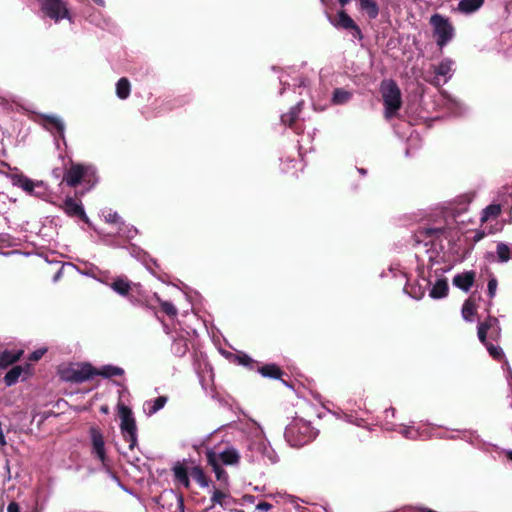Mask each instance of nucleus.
<instances>
[{
    "instance_id": "32",
    "label": "nucleus",
    "mask_w": 512,
    "mask_h": 512,
    "mask_svg": "<svg viewBox=\"0 0 512 512\" xmlns=\"http://www.w3.org/2000/svg\"><path fill=\"white\" fill-rule=\"evenodd\" d=\"M190 475L201 487H207L209 485L208 479L200 466L192 467Z\"/></svg>"
},
{
    "instance_id": "7",
    "label": "nucleus",
    "mask_w": 512,
    "mask_h": 512,
    "mask_svg": "<svg viewBox=\"0 0 512 512\" xmlns=\"http://www.w3.org/2000/svg\"><path fill=\"white\" fill-rule=\"evenodd\" d=\"M118 414L121 420L120 429L123 438L129 443V449L133 450L137 445V427L133 413L126 405L119 404Z\"/></svg>"
},
{
    "instance_id": "4",
    "label": "nucleus",
    "mask_w": 512,
    "mask_h": 512,
    "mask_svg": "<svg viewBox=\"0 0 512 512\" xmlns=\"http://www.w3.org/2000/svg\"><path fill=\"white\" fill-rule=\"evenodd\" d=\"M380 92L385 108V118L391 119L397 115L402 106L401 91L393 80H384L380 85Z\"/></svg>"
},
{
    "instance_id": "53",
    "label": "nucleus",
    "mask_w": 512,
    "mask_h": 512,
    "mask_svg": "<svg viewBox=\"0 0 512 512\" xmlns=\"http://www.w3.org/2000/svg\"><path fill=\"white\" fill-rule=\"evenodd\" d=\"M385 413H386V417H388V413L391 414L392 416H394L395 409L394 408L386 409Z\"/></svg>"
},
{
    "instance_id": "27",
    "label": "nucleus",
    "mask_w": 512,
    "mask_h": 512,
    "mask_svg": "<svg viewBox=\"0 0 512 512\" xmlns=\"http://www.w3.org/2000/svg\"><path fill=\"white\" fill-rule=\"evenodd\" d=\"M131 92V84L125 77L120 78L116 83V95L119 99L125 100Z\"/></svg>"
},
{
    "instance_id": "42",
    "label": "nucleus",
    "mask_w": 512,
    "mask_h": 512,
    "mask_svg": "<svg viewBox=\"0 0 512 512\" xmlns=\"http://www.w3.org/2000/svg\"><path fill=\"white\" fill-rule=\"evenodd\" d=\"M499 229L492 230L491 227L488 228L487 226H483L481 230L477 231L474 236L475 241H480L483 239L487 234L494 233L498 231Z\"/></svg>"
},
{
    "instance_id": "10",
    "label": "nucleus",
    "mask_w": 512,
    "mask_h": 512,
    "mask_svg": "<svg viewBox=\"0 0 512 512\" xmlns=\"http://www.w3.org/2000/svg\"><path fill=\"white\" fill-rule=\"evenodd\" d=\"M95 375V369L90 364H72L60 370L64 381L82 383Z\"/></svg>"
},
{
    "instance_id": "17",
    "label": "nucleus",
    "mask_w": 512,
    "mask_h": 512,
    "mask_svg": "<svg viewBox=\"0 0 512 512\" xmlns=\"http://www.w3.org/2000/svg\"><path fill=\"white\" fill-rule=\"evenodd\" d=\"M63 210L69 216L79 217L86 223L89 222V218L87 217L81 202L75 200L72 197H67L65 199L63 203Z\"/></svg>"
},
{
    "instance_id": "21",
    "label": "nucleus",
    "mask_w": 512,
    "mask_h": 512,
    "mask_svg": "<svg viewBox=\"0 0 512 512\" xmlns=\"http://www.w3.org/2000/svg\"><path fill=\"white\" fill-rule=\"evenodd\" d=\"M474 280H475V273L473 271H466V272L455 275L453 278V284L457 288L467 292L472 287Z\"/></svg>"
},
{
    "instance_id": "40",
    "label": "nucleus",
    "mask_w": 512,
    "mask_h": 512,
    "mask_svg": "<svg viewBox=\"0 0 512 512\" xmlns=\"http://www.w3.org/2000/svg\"><path fill=\"white\" fill-rule=\"evenodd\" d=\"M102 216L107 223H122L121 218L117 212L112 211L111 209H105L102 211Z\"/></svg>"
},
{
    "instance_id": "22",
    "label": "nucleus",
    "mask_w": 512,
    "mask_h": 512,
    "mask_svg": "<svg viewBox=\"0 0 512 512\" xmlns=\"http://www.w3.org/2000/svg\"><path fill=\"white\" fill-rule=\"evenodd\" d=\"M445 234V230L442 228H425L416 234V241H429L440 240Z\"/></svg>"
},
{
    "instance_id": "23",
    "label": "nucleus",
    "mask_w": 512,
    "mask_h": 512,
    "mask_svg": "<svg viewBox=\"0 0 512 512\" xmlns=\"http://www.w3.org/2000/svg\"><path fill=\"white\" fill-rule=\"evenodd\" d=\"M167 400L166 396H159L155 399L147 400L143 405V410L146 415L152 416L166 405Z\"/></svg>"
},
{
    "instance_id": "41",
    "label": "nucleus",
    "mask_w": 512,
    "mask_h": 512,
    "mask_svg": "<svg viewBox=\"0 0 512 512\" xmlns=\"http://www.w3.org/2000/svg\"><path fill=\"white\" fill-rule=\"evenodd\" d=\"M399 432L407 439H416L419 436V432L413 427L401 426Z\"/></svg>"
},
{
    "instance_id": "26",
    "label": "nucleus",
    "mask_w": 512,
    "mask_h": 512,
    "mask_svg": "<svg viewBox=\"0 0 512 512\" xmlns=\"http://www.w3.org/2000/svg\"><path fill=\"white\" fill-rule=\"evenodd\" d=\"M448 283L446 279H438L432 286L429 295L433 299H440L447 295Z\"/></svg>"
},
{
    "instance_id": "46",
    "label": "nucleus",
    "mask_w": 512,
    "mask_h": 512,
    "mask_svg": "<svg viewBox=\"0 0 512 512\" xmlns=\"http://www.w3.org/2000/svg\"><path fill=\"white\" fill-rule=\"evenodd\" d=\"M45 352H46V349H38L30 355V359L33 361H37L40 358H42V356L45 354Z\"/></svg>"
},
{
    "instance_id": "18",
    "label": "nucleus",
    "mask_w": 512,
    "mask_h": 512,
    "mask_svg": "<svg viewBox=\"0 0 512 512\" xmlns=\"http://www.w3.org/2000/svg\"><path fill=\"white\" fill-rule=\"evenodd\" d=\"M331 23L337 27L345 30H354L355 35L361 37V31L358 26L355 24L353 19L346 14L344 11L338 12L334 19H331Z\"/></svg>"
},
{
    "instance_id": "36",
    "label": "nucleus",
    "mask_w": 512,
    "mask_h": 512,
    "mask_svg": "<svg viewBox=\"0 0 512 512\" xmlns=\"http://www.w3.org/2000/svg\"><path fill=\"white\" fill-rule=\"evenodd\" d=\"M228 499H229L228 493H226L222 490H219V489L213 490L212 497H211V501L213 504H218L221 507H226L228 504V502H227Z\"/></svg>"
},
{
    "instance_id": "62",
    "label": "nucleus",
    "mask_w": 512,
    "mask_h": 512,
    "mask_svg": "<svg viewBox=\"0 0 512 512\" xmlns=\"http://www.w3.org/2000/svg\"><path fill=\"white\" fill-rule=\"evenodd\" d=\"M238 512H243L242 510L238 511Z\"/></svg>"
},
{
    "instance_id": "9",
    "label": "nucleus",
    "mask_w": 512,
    "mask_h": 512,
    "mask_svg": "<svg viewBox=\"0 0 512 512\" xmlns=\"http://www.w3.org/2000/svg\"><path fill=\"white\" fill-rule=\"evenodd\" d=\"M430 24L433 27L434 36L439 47L442 48L453 39L455 29L447 17L441 14H433L430 18Z\"/></svg>"
},
{
    "instance_id": "1",
    "label": "nucleus",
    "mask_w": 512,
    "mask_h": 512,
    "mask_svg": "<svg viewBox=\"0 0 512 512\" xmlns=\"http://www.w3.org/2000/svg\"><path fill=\"white\" fill-rule=\"evenodd\" d=\"M205 455L216 479L224 485H228L229 477L223 466H238L241 459L239 450L229 443H224L206 447Z\"/></svg>"
},
{
    "instance_id": "31",
    "label": "nucleus",
    "mask_w": 512,
    "mask_h": 512,
    "mask_svg": "<svg viewBox=\"0 0 512 512\" xmlns=\"http://www.w3.org/2000/svg\"><path fill=\"white\" fill-rule=\"evenodd\" d=\"M124 373L123 369L120 367L112 366V365H106L103 366L99 371L95 370V375H101L103 377H113V376H120Z\"/></svg>"
},
{
    "instance_id": "2",
    "label": "nucleus",
    "mask_w": 512,
    "mask_h": 512,
    "mask_svg": "<svg viewBox=\"0 0 512 512\" xmlns=\"http://www.w3.org/2000/svg\"><path fill=\"white\" fill-rule=\"evenodd\" d=\"M246 435L247 452L246 457L251 462L265 461L266 459L274 463L275 455L265 438L261 426L253 420L246 422L242 428Z\"/></svg>"
},
{
    "instance_id": "8",
    "label": "nucleus",
    "mask_w": 512,
    "mask_h": 512,
    "mask_svg": "<svg viewBox=\"0 0 512 512\" xmlns=\"http://www.w3.org/2000/svg\"><path fill=\"white\" fill-rule=\"evenodd\" d=\"M109 287L118 295L126 297L133 305L143 303L140 284L133 283L125 277H117L109 284Z\"/></svg>"
},
{
    "instance_id": "20",
    "label": "nucleus",
    "mask_w": 512,
    "mask_h": 512,
    "mask_svg": "<svg viewBox=\"0 0 512 512\" xmlns=\"http://www.w3.org/2000/svg\"><path fill=\"white\" fill-rule=\"evenodd\" d=\"M30 366H14L11 370H9L5 377L4 382L7 386H12L24 375L23 379L29 374Z\"/></svg>"
},
{
    "instance_id": "57",
    "label": "nucleus",
    "mask_w": 512,
    "mask_h": 512,
    "mask_svg": "<svg viewBox=\"0 0 512 512\" xmlns=\"http://www.w3.org/2000/svg\"><path fill=\"white\" fill-rule=\"evenodd\" d=\"M507 457H508L509 460L512 461V451H508L507 452Z\"/></svg>"
},
{
    "instance_id": "19",
    "label": "nucleus",
    "mask_w": 512,
    "mask_h": 512,
    "mask_svg": "<svg viewBox=\"0 0 512 512\" xmlns=\"http://www.w3.org/2000/svg\"><path fill=\"white\" fill-rule=\"evenodd\" d=\"M484 3L485 0H459L454 11L463 15H472L479 11Z\"/></svg>"
},
{
    "instance_id": "6",
    "label": "nucleus",
    "mask_w": 512,
    "mask_h": 512,
    "mask_svg": "<svg viewBox=\"0 0 512 512\" xmlns=\"http://www.w3.org/2000/svg\"><path fill=\"white\" fill-rule=\"evenodd\" d=\"M63 179L71 187H75L81 182L93 186L97 182L95 169L92 166L81 164H72L66 170Z\"/></svg>"
},
{
    "instance_id": "35",
    "label": "nucleus",
    "mask_w": 512,
    "mask_h": 512,
    "mask_svg": "<svg viewBox=\"0 0 512 512\" xmlns=\"http://www.w3.org/2000/svg\"><path fill=\"white\" fill-rule=\"evenodd\" d=\"M154 297L155 299L157 300V302L159 303L161 309L170 317H175L177 316V309L176 307L173 305V303L169 302V301H164L162 300L156 293L154 294Z\"/></svg>"
},
{
    "instance_id": "61",
    "label": "nucleus",
    "mask_w": 512,
    "mask_h": 512,
    "mask_svg": "<svg viewBox=\"0 0 512 512\" xmlns=\"http://www.w3.org/2000/svg\"><path fill=\"white\" fill-rule=\"evenodd\" d=\"M211 436L212 434L208 435L206 441H208V439L211 438Z\"/></svg>"
},
{
    "instance_id": "44",
    "label": "nucleus",
    "mask_w": 512,
    "mask_h": 512,
    "mask_svg": "<svg viewBox=\"0 0 512 512\" xmlns=\"http://www.w3.org/2000/svg\"><path fill=\"white\" fill-rule=\"evenodd\" d=\"M237 362L243 366H250L253 360L246 354H240L236 357Z\"/></svg>"
},
{
    "instance_id": "13",
    "label": "nucleus",
    "mask_w": 512,
    "mask_h": 512,
    "mask_svg": "<svg viewBox=\"0 0 512 512\" xmlns=\"http://www.w3.org/2000/svg\"><path fill=\"white\" fill-rule=\"evenodd\" d=\"M500 333L499 322L493 317H489L478 326V338L482 343H485V340H487V335H489L492 340L497 341L500 337Z\"/></svg>"
},
{
    "instance_id": "3",
    "label": "nucleus",
    "mask_w": 512,
    "mask_h": 512,
    "mask_svg": "<svg viewBox=\"0 0 512 512\" xmlns=\"http://www.w3.org/2000/svg\"><path fill=\"white\" fill-rule=\"evenodd\" d=\"M318 432L303 419H296L285 429V439L292 447H301L316 438Z\"/></svg>"
},
{
    "instance_id": "29",
    "label": "nucleus",
    "mask_w": 512,
    "mask_h": 512,
    "mask_svg": "<svg viewBox=\"0 0 512 512\" xmlns=\"http://www.w3.org/2000/svg\"><path fill=\"white\" fill-rule=\"evenodd\" d=\"M21 354V351H4L0 355V367L6 368L7 366L13 364L20 358Z\"/></svg>"
},
{
    "instance_id": "55",
    "label": "nucleus",
    "mask_w": 512,
    "mask_h": 512,
    "mask_svg": "<svg viewBox=\"0 0 512 512\" xmlns=\"http://www.w3.org/2000/svg\"><path fill=\"white\" fill-rule=\"evenodd\" d=\"M339 3L342 5V6H345L346 4H348L351 0H338Z\"/></svg>"
},
{
    "instance_id": "47",
    "label": "nucleus",
    "mask_w": 512,
    "mask_h": 512,
    "mask_svg": "<svg viewBox=\"0 0 512 512\" xmlns=\"http://www.w3.org/2000/svg\"><path fill=\"white\" fill-rule=\"evenodd\" d=\"M99 269L96 268V267H90L88 270L86 271H83L82 274L83 275H86V276H89V277H92V278H97V273H98Z\"/></svg>"
},
{
    "instance_id": "38",
    "label": "nucleus",
    "mask_w": 512,
    "mask_h": 512,
    "mask_svg": "<svg viewBox=\"0 0 512 512\" xmlns=\"http://www.w3.org/2000/svg\"><path fill=\"white\" fill-rule=\"evenodd\" d=\"M259 371L264 377L276 379L281 376V370L274 364L265 365Z\"/></svg>"
},
{
    "instance_id": "5",
    "label": "nucleus",
    "mask_w": 512,
    "mask_h": 512,
    "mask_svg": "<svg viewBox=\"0 0 512 512\" xmlns=\"http://www.w3.org/2000/svg\"><path fill=\"white\" fill-rule=\"evenodd\" d=\"M15 172L7 175L11 184L15 187L20 188L26 194L44 199L47 196V187L43 181L33 180L22 173H19L17 169Z\"/></svg>"
},
{
    "instance_id": "37",
    "label": "nucleus",
    "mask_w": 512,
    "mask_h": 512,
    "mask_svg": "<svg viewBox=\"0 0 512 512\" xmlns=\"http://www.w3.org/2000/svg\"><path fill=\"white\" fill-rule=\"evenodd\" d=\"M446 98V106L453 115H460L463 111L462 104L451 96H444Z\"/></svg>"
},
{
    "instance_id": "39",
    "label": "nucleus",
    "mask_w": 512,
    "mask_h": 512,
    "mask_svg": "<svg viewBox=\"0 0 512 512\" xmlns=\"http://www.w3.org/2000/svg\"><path fill=\"white\" fill-rule=\"evenodd\" d=\"M483 344L486 346L489 355L494 359L499 360L504 356L503 350L500 346L489 343L487 340H485V343Z\"/></svg>"
},
{
    "instance_id": "48",
    "label": "nucleus",
    "mask_w": 512,
    "mask_h": 512,
    "mask_svg": "<svg viewBox=\"0 0 512 512\" xmlns=\"http://www.w3.org/2000/svg\"><path fill=\"white\" fill-rule=\"evenodd\" d=\"M272 509V505L268 502H260L256 505V510L269 511Z\"/></svg>"
},
{
    "instance_id": "59",
    "label": "nucleus",
    "mask_w": 512,
    "mask_h": 512,
    "mask_svg": "<svg viewBox=\"0 0 512 512\" xmlns=\"http://www.w3.org/2000/svg\"><path fill=\"white\" fill-rule=\"evenodd\" d=\"M248 502H253L254 499H253V496H250V499H246Z\"/></svg>"
},
{
    "instance_id": "12",
    "label": "nucleus",
    "mask_w": 512,
    "mask_h": 512,
    "mask_svg": "<svg viewBox=\"0 0 512 512\" xmlns=\"http://www.w3.org/2000/svg\"><path fill=\"white\" fill-rule=\"evenodd\" d=\"M89 434L92 446L91 454L100 461L104 469L109 470V461L106 455L105 441L102 432L96 427H91Z\"/></svg>"
},
{
    "instance_id": "34",
    "label": "nucleus",
    "mask_w": 512,
    "mask_h": 512,
    "mask_svg": "<svg viewBox=\"0 0 512 512\" xmlns=\"http://www.w3.org/2000/svg\"><path fill=\"white\" fill-rule=\"evenodd\" d=\"M476 311V305L472 299H468L464 302L462 307V317L466 321H473V315Z\"/></svg>"
},
{
    "instance_id": "14",
    "label": "nucleus",
    "mask_w": 512,
    "mask_h": 512,
    "mask_svg": "<svg viewBox=\"0 0 512 512\" xmlns=\"http://www.w3.org/2000/svg\"><path fill=\"white\" fill-rule=\"evenodd\" d=\"M435 85L447 83L454 73V62L451 59H443L438 65L434 67Z\"/></svg>"
},
{
    "instance_id": "11",
    "label": "nucleus",
    "mask_w": 512,
    "mask_h": 512,
    "mask_svg": "<svg viewBox=\"0 0 512 512\" xmlns=\"http://www.w3.org/2000/svg\"><path fill=\"white\" fill-rule=\"evenodd\" d=\"M41 10L55 22L62 19H68L72 22L67 4L63 0H41Z\"/></svg>"
},
{
    "instance_id": "58",
    "label": "nucleus",
    "mask_w": 512,
    "mask_h": 512,
    "mask_svg": "<svg viewBox=\"0 0 512 512\" xmlns=\"http://www.w3.org/2000/svg\"><path fill=\"white\" fill-rule=\"evenodd\" d=\"M358 171H359L362 175H365V174H366V170H365V169H363V168L358 169Z\"/></svg>"
},
{
    "instance_id": "33",
    "label": "nucleus",
    "mask_w": 512,
    "mask_h": 512,
    "mask_svg": "<svg viewBox=\"0 0 512 512\" xmlns=\"http://www.w3.org/2000/svg\"><path fill=\"white\" fill-rule=\"evenodd\" d=\"M351 93L343 89H335L332 96V103L341 105L347 103L351 99Z\"/></svg>"
},
{
    "instance_id": "16",
    "label": "nucleus",
    "mask_w": 512,
    "mask_h": 512,
    "mask_svg": "<svg viewBox=\"0 0 512 512\" xmlns=\"http://www.w3.org/2000/svg\"><path fill=\"white\" fill-rule=\"evenodd\" d=\"M42 124L51 133H58L59 138L65 142V124L63 120L55 115H43Z\"/></svg>"
},
{
    "instance_id": "52",
    "label": "nucleus",
    "mask_w": 512,
    "mask_h": 512,
    "mask_svg": "<svg viewBox=\"0 0 512 512\" xmlns=\"http://www.w3.org/2000/svg\"><path fill=\"white\" fill-rule=\"evenodd\" d=\"M62 275V269H59L56 275L53 278V281L56 282Z\"/></svg>"
},
{
    "instance_id": "24",
    "label": "nucleus",
    "mask_w": 512,
    "mask_h": 512,
    "mask_svg": "<svg viewBox=\"0 0 512 512\" xmlns=\"http://www.w3.org/2000/svg\"><path fill=\"white\" fill-rule=\"evenodd\" d=\"M501 213V206L499 204H491L487 206L481 214V223L485 225L489 222L496 221Z\"/></svg>"
},
{
    "instance_id": "60",
    "label": "nucleus",
    "mask_w": 512,
    "mask_h": 512,
    "mask_svg": "<svg viewBox=\"0 0 512 512\" xmlns=\"http://www.w3.org/2000/svg\"><path fill=\"white\" fill-rule=\"evenodd\" d=\"M248 502H253L254 499H253V496H250V499H246Z\"/></svg>"
},
{
    "instance_id": "15",
    "label": "nucleus",
    "mask_w": 512,
    "mask_h": 512,
    "mask_svg": "<svg viewBox=\"0 0 512 512\" xmlns=\"http://www.w3.org/2000/svg\"><path fill=\"white\" fill-rule=\"evenodd\" d=\"M486 259L490 262H497L501 264L507 263L512 259V244L510 245L504 242H498L495 253H487Z\"/></svg>"
},
{
    "instance_id": "28",
    "label": "nucleus",
    "mask_w": 512,
    "mask_h": 512,
    "mask_svg": "<svg viewBox=\"0 0 512 512\" xmlns=\"http://www.w3.org/2000/svg\"><path fill=\"white\" fill-rule=\"evenodd\" d=\"M302 105L303 101H300L297 103V105L292 107L288 113L283 114L281 116L282 123L289 126L292 125L294 121L298 118L299 113L301 112L302 109Z\"/></svg>"
},
{
    "instance_id": "50",
    "label": "nucleus",
    "mask_w": 512,
    "mask_h": 512,
    "mask_svg": "<svg viewBox=\"0 0 512 512\" xmlns=\"http://www.w3.org/2000/svg\"><path fill=\"white\" fill-rule=\"evenodd\" d=\"M7 512H20V507L16 502H11L7 507Z\"/></svg>"
},
{
    "instance_id": "49",
    "label": "nucleus",
    "mask_w": 512,
    "mask_h": 512,
    "mask_svg": "<svg viewBox=\"0 0 512 512\" xmlns=\"http://www.w3.org/2000/svg\"><path fill=\"white\" fill-rule=\"evenodd\" d=\"M95 279L98 280L101 283H104V284L108 285V286L110 284V283H108L106 281V274L104 272L100 271V270L98 271L97 278H95Z\"/></svg>"
},
{
    "instance_id": "30",
    "label": "nucleus",
    "mask_w": 512,
    "mask_h": 512,
    "mask_svg": "<svg viewBox=\"0 0 512 512\" xmlns=\"http://www.w3.org/2000/svg\"><path fill=\"white\" fill-rule=\"evenodd\" d=\"M360 8L366 12L371 19L378 16L379 8L374 0H360Z\"/></svg>"
},
{
    "instance_id": "43",
    "label": "nucleus",
    "mask_w": 512,
    "mask_h": 512,
    "mask_svg": "<svg viewBox=\"0 0 512 512\" xmlns=\"http://www.w3.org/2000/svg\"><path fill=\"white\" fill-rule=\"evenodd\" d=\"M487 289H488L489 297L493 298L495 296L496 289H497V280H496V278L493 277V278H491L488 281Z\"/></svg>"
},
{
    "instance_id": "51",
    "label": "nucleus",
    "mask_w": 512,
    "mask_h": 512,
    "mask_svg": "<svg viewBox=\"0 0 512 512\" xmlns=\"http://www.w3.org/2000/svg\"><path fill=\"white\" fill-rule=\"evenodd\" d=\"M136 233H137V230L132 227L131 229L128 230L127 237H133L134 234H136Z\"/></svg>"
},
{
    "instance_id": "25",
    "label": "nucleus",
    "mask_w": 512,
    "mask_h": 512,
    "mask_svg": "<svg viewBox=\"0 0 512 512\" xmlns=\"http://www.w3.org/2000/svg\"><path fill=\"white\" fill-rule=\"evenodd\" d=\"M173 474L175 477V480L184 486L185 488H188L190 486V480H189V472L188 469L181 463H177L174 465Z\"/></svg>"
},
{
    "instance_id": "45",
    "label": "nucleus",
    "mask_w": 512,
    "mask_h": 512,
    "mask_svg": "<svg viewBox=\"0 0 512 512\" xmlns=\"http://www.w3.org/2000/svg\"><path fill=\"white\" fill-rule=\"evenodd\" d=\"M503 368L506 371V378H507L508 385L512 388V369L507 360L504 361Z\"/></svg>"
},
{
    "instance_id": "56",
    "label": "nucleus",
    "mask_w": 512,
    "mask_h": 512,
    "mask_svg": "<svg viewBox=\"0 0 512 512\" xmlns=\"http://www.w3.org/2000/svg\"><path fill=\"white\" fill-rule=\"evenodd\" d=\"M344 418L347 422H352V417L348 414H344Z\"/></svg>"
},
{
    "instance_id": "54",
    "label": "nucleus",
    "mask_w": 512,
    "mask_h": 512,
    "mask_svg": "<svg viewBox=\"0 0 512 512\" xmlns=\"http://www.w3.org/2000/svg\"><path fill=\"white\" fill-rule=\"evenodd\" d=\"M98 6L104 7L105 1L104 0H93Z\"/></svg>"
}]
</instances>
